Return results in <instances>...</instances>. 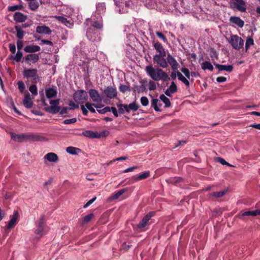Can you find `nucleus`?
<instances>
[{
	"label": "nucleus",
	"instance_id": "nucleus-24",
	"mask_svg": "<svg viewBox=\"0 0 260 260\" xmlns=\"http://www.w3.org/2000/svg\"><path fill=\"white\" fill-rule=\"evenodd\" d=\"M153 45L156 51L159 53L158 54H163L164 55H166L165 49L164 48L161 43H160L158 41L156 42H153Z\"/></svg>",
	"mask_w": 260,
	"mask_h": 260
},
{
	"label": "nucleus",
	"instance_id": "nucleus-19",
	"mask_svg": "<svg viewBox=\"0 0 260 260\" xmlns=\"http://www.w3.org/2000/svg\"><path fill=\"white\" fill-rule=\"evenodd\" d=\"M82 135L89 138H100L101 137V135H99L98 132H94L89 130L83 132Z\"/></svg>",
	"mask_w": 260,
	"mask_h": 260
},
{
	"label": "nucleus",
	"instance_id": "nucleus-53",
	"mask_svg": "<svg viewBox=\"0 0 260 260\" xmlns=\"http://www.w3.org/2000/svg\"><path fill=\"white\" fill-rule=\"evenodd\" d=\"M169 89L170 90V92H172V93H175V92H177V85H176V84L174 82H172L171 83V84Z\"/></svg>",
	"mask_w": 260,
	"mask_h": 260
},
{
	"label": "nucleus",
	"instance_id": "nucleus-28",
	"mask_svg": "<svg viewBox=\"0 0 260 260\" xmlns=\"http://www.w3.org/2000/svg\"><path fill=\"white\" fill-rule=\"evenodd\" d=\"M10 135H11L12 139H13L15 141H17L18 142H24L23 134H16L12 132L10 133Z\"/></svg>",
	"mask_w": 260,
	"mask_h": 260
},
{
	"label": "nucleus",
	"instance_id": "nucleus-15",
	"mask_svg": "<svg viewBox=\"0 0 260 260\" xmlns=\"http://www.w3.org/2000/svg\"><path fill=\"white\" fill-rule=\"evenodd\" d=\"M46 96L48 99L55 98L57 94L56 87L53 86L52 87L47 88L45 89Z\"/></svg>",
	"mask_w": 260,
	"mask_h": 260
},
{
	"label": "nucleus",
	"instance_id": "nucleus-33",
	"mask_svg": "<svg viewBox=\"0 0 260 260\" xmlns=\"http://www.w3.org/2000/svg\"><path fill=\"white\" fill-rule=\"evenodd\" d=\"M15 28L17 31V37L21 40L24 37V31L22 29L21 27L19 25H16Z\"/></svg>",
	"mask_w": 260,
	"mask_h": 260
},
{
	"label": "nucleus",
	"instance_id": "nucleus-17",
	"mask_svg": "<svg viewBox=\"0 0 260 260\" xmlns=\"http://www.w3.org/2000/svg\"><path fill=\"white\" fill-rule=\"evenodd\" d=\"M23 104L24 107L27 109L31 108L33 106V102L31 101L30 94L28 91L25 92Z\"/></svg>",
	"mask_w": 260,
	"mask_h": 260
},
{
	"label": "nucleus",
	"instance_id": "nucleus-25",
	"mask_svg": "<svg viewBox=\"0 0 260 260\" xmlns=\"http://www.w3.org/2000/svg\"><path fill=\"white\" fill-rule=\"evenodd\" d=\"M44 158L50 162H57L58 160V157L56 154L53 152H49L46 154Z\"/></svg>",
	"mask_w": 260,
	"mask_h": 260
},
{
	"label": "nucleus",
	"instance_id": "nucleus-36",
	"mask_svg": "<svg viewBox=\"0 0 260 260\" xmlns=\"http://www.w3.org/2000/svg\"><path fill=\"white\" fill-rule=\"evenodd\" d=\"M150 176V171H147L144 172L143 174L139 175L137 177L134 178V181H138L143 179H145Z\"/></svg>",
	"mask_w": 260,
	"mask_h": 260
},
{
	"label": "nucleus",
	"instance_id": "nucleus-46",
	"mask_svg": "<svg viewBox=\"0 0 260 260\" xmlns=\"http://www.w3.org/2000/svg\"><path fill=\"white\" fill-rule=\"evenodd\" d=\"M23 8V6L22 5H16L11 6H9L8 8V10L9 11H15L17 10H21Z\"/></svg>",
	"mask_w": 260,
	"mask_h": 260
},
{
	"label": "nucleus",
	"instance_id": "nucleus-9",
	"mask_svg": "<svg viewBox=\"0 0 260 260\" xmlns=\"http://www.w3.org/2000/svg\"><path fill=\"white\" fill-rule=\"evenodd\" d=\"M24 141H41L43 139L42 136L30 133L23 134Z\"/></svg>",
	"mask_w": 260,
	"mask_h": 260
},
{
	"label": "nucleus",
	"instance_id": "nucleus-37",
	"mask_svg": "<svg viewBox=\"0 0 260 260\" xmlns=\"http://www.w3.org/2000/svg\"><path fill=\"white\" fill-rule=\"evenodd\" d=\"M39 7V3L35 1H30L28 3V7L32 11H36Z\"/></svg>",
	"mask_w": 260,
	"mask_h": 260
},
{
	"label": "nucleus",
	"instance_id": "nucleus-27",
	"mask_svg": "<svg viewBox=\"0 0 260 260\" xmlns=\"http://www.w3.org/2000/svg\"><path fill=\"white\" fill-rule=\"evenodd\" d=\"M92 26L93 27V28L90 27V28H88L87 29V34L88 35H90V34L91 32V31L93 30V29L94 28H95L96 29H102L103 27V24H102V23H101L98 21H95L93 23Z\"/></svg>",
	"mask_w": 260,
	"mask_h": 260
},
{
	"label": "nucleus",
	"instance_id": "nucleus-11",
	"mask_svg": "<svg viewBox=\"0 0 260 260\" xmlns=\"http://www.w3.org/2000/svg\"><path fill=\"white\" fill-rule=\"evenodd\" d=\"M23 59L26 63L30 64V62L35 63L39 60V56L37 54H29L24 57Z\"/></svg>",
	"mask_w": 260,
	"mask_h": 260
},
{
	"label": "nucleus",
	"instance_id": "nucleus-40",
	"mask_svg": "<svg viewBox=\"0 0 260 260\" xmlns=\"http://www.w3.org/2000/svg\"><path fill=\"white\" fill-rule=\"evenodd\" d=\"M158 102V100L157 99H152L151 101V107L154 108L155 111L160 112L161 111V110L159 109V107L157 105V103Z\"/></svg>",
	"mask_w": 260,
	"mask_h": 260
},
{
	"label": "nucleus",
	"instance_id": "nucleus-49",
	"mask_svg": "<svg viewBox=\"0 0 260 260\" xmlns=\"http://www.w3.org/2000/svg\"><path fill=\"white\" fill-rule=\"evenodd\" d=\"M181 71L185 75V76L187 79L190 80V76H191L190 73L187 68H182L181 69Z\"/></svg>",
	"mask_w": 260,
	"mask_h": 260
},
{
	"label": "nucleus",
	"instance_id": "nucleus-38",
	"mask_svg": "<svg viewBox=\"0 0 260 260\" xmlns=\"http://www.w3.org/2000/svg\"><path fill=\"white\" fill-rule=\"evenodd\" d=\"M23 54L22 52L20 51H18L16 54L15 55H11L9 57V58L10 59H14L17 62H19L21 61V59L22 58Z\"/></svg>",
	"mask_w": 260,
	"mask_h": 260
},
{
	"label": "nucleus",
	"instance_id": "nucleus-21",
	"mask_svg": "<svg viewBox=\"0 0 260 260\" xmlns=\"http://www.w3.org/2000/svg\"><path fill=\"white\" fill-rule=\"evenodd\" d=\"M215 67L218 70V71H225L227 72L231 73L233 70V66L232 65H223L219 64H215Z\"/></svg>",
	"mask_w": 260,
	"mask_h": 260
},
{
	"label": "nucleus",
	"instance_id": "nucleus-31",
	"mask_svg": "<svg viewBox=\"0 0 260 260\" xmlns=\"http://www.w3.org/2000/svg\"><path fill=\"white\" fill-rule=\"evenodd\" d=\"M66 151L70 154L77 155L78 154V152L81 151V149L78 148L69 146L66 148Z\"/></svg>",
	"mask_w": 260,
	"mask_h": 260
},
{
	"label": "nucleus",
	"instance_id": "nucleus-8",
	"mask_svg": "<svg viewBox=\"0 0 260 260\" xmlns=\"http://www.w3.org/2000/svg\"><path fill=\"white\" fill-rule=\"evenodd\" d=\"M45 216L44 215H41L37 225V228L35 231V233L37 235H40V237L42 236V233L44 229L45 225Z\"/></svg>",
	"mask_w": 260,
	"mask_h": 260
},
{
	"label": "nucleus",
	"instance_id": "nucleus-34",
	"mask_svg": "<svg viewBox=\"0 0 260 260\" xmlns=\"http://www.w3.org/2000/svg\"><path fill=\"white\" fill-rule=\"evenodd\" d=\"M177 77H178V80H179L181 82H182L186 86H189V84H190L189 82L187 80V79L186 78H185V77H184L182 75V74L178 71H177Z\"/></svg>",
	"mask_w": 260,
	"mask_h": 260
},
{
	"label": "nucleus",
	"instance_id": "nucleus-18",
	"mask_svg": "<svg viewBox=\"0 0 260 260\" xmlns=\"http://www.w3.org/2000/svg\"><path fill=\"white\" fill-rule=\"evenodd\" d=\"M14 20L16 22L21 23L24 22L27 18V15H25L21 12H16L14 14Z\"/></svg>",
	"mask_w": 260,
	"mask_h": 260
},
{
	"label": "nucleus",
	"instance_id": "nucleus-41",
	"mask_svg": "<svg viewBox=\"0 0 260 260\" xmlns=\"http://www.w3.org/2000/svg\"><path fill=\"white\" fill-rule=\"evenodd\" d=\"M55 18L61 23L64 24L67 26L70 24V21L68 20L67 18L60 16H56Z\"/></svg>",
	"mask_w": 260,
	"mask_h": 260
},
{
	"label": "nucleus",
	"instance_id": "nucleus-63",
	"mask_svg": "<svg viewBox=\"0 0 260 260\" xmlns=\"http://www.w3.org/2000/svg\"><path fill=\"white\" fill-rule=\"evenodd\" d=\"M73 108H69V107H63L61 110L59 111V114L63 115L67 113L68 110H72Z\"/></svg>",
	"mask_w": 260,
	"mask_h": 260
},
{
	"label": "nucleus",
	"instance_id": "nucleus-57",
	"mask_svg": "<svg viewBox=\"0 0 260 260\" xmlns=\"http://www.w3.org/2000/svg\"><path fill=\"white\" fill-rule=\"evenodd\" d=\"M97 111L100 114H104L108 112H110V109L109 107H106L104 108L101 109V110L98 109Z\"/></svg>",
	"mask_w": 260,
	"mask_h": 260
},
{
	"label": "nucleus",
	"instance_id": "nucleus-61",
	"mask_svg": "<svg viewBox=\"0 0 260 260\" xmlns=\"http://www.w3.org/2000/svg\"><path fill=\"white\" fill-rule=\"evenodd\" d=\"M9 50L12 54H14L16 52V46L14 43H11L9 45Z\"/></svg>",
	"mask_w": 260,
	"mask_h": 260
},
{
	"label": "nucleus",
	"instance_id": "nucleus-62",
	"mask_svg": "<svg viewBox=\"0 0 260 260\" xmlns=\"http://www.w3.org/2000/svg\"><path fill=\"white\" fill-rule=\"evenodd\" d=\"M121 105H123L122 104H117V106L118 108V112L120 114H123L125 112V111H124V108L121 106Z\"/></svg>",
	"mask_w": 260,
	"mask_h": 260
},
{
	"label": "nucleus",
	"instance_id": "nucleus-50",
	"mask_svg": "<svg viewBox=\"0 0 260 260\" xmlns=\"http://www.w3.org/2000/svg\"><path fill=\"white\" fill-rule=\"evenodd\" d=\"M85 106L91 113H95V110L93 107V104H91L89 102H87V103H86Z\"/></svg>",
	"mask_w": 260,
	"mask_h": 260
},
{
	"label": "nucleus",
	"instance_id": "nucleus-64",
	"mask_svg": "<svg viewBox=\"0 0 260 260\" xmlns=\"http://www.w3.org/2000/svg\"><path fill=\"white\" fill-rule=\"evenodd\" d=\"M23 43L22 41L18 40L17 42V47L18 51H20L23 47Z\"/></svg>",
	"mask_w": 260,
	"mask_h": 260
},
{
	"label": "nucleus",
	"instance_id": "nucleus-22",
	"mask_svg": "<svg viewBox=\"0 0 260 260\" xmlns=\"http://www.w3.org/2000/svg\"><path fill=\"white\" fill-rule=\"evenodd\" d=\"M230 21L231 23H234L238 27L242 28L243 27L244 22L240 17L237 16H232L230 18Z\"/></svg>",
	"mask_w": 260,
	"mask_h": 260
},
{
	"label": "nucleus",
	"instance_id": "nucleus-3",
	"mask_svg": "<svg viewBox=\"0 0 260 260\" xmlns=\"http://www.w3.org/2000/svg\"><path fill=\"white\" fill-rule=\"evenodd\" d=\"M229 42L232 47L237 50H239L244 46V40L236 35H231Z\"/></svg>",
	"mask_w": 260,
	"mask_h": 260
},
{
	"label": "nucleus",
	"instance_id": "nucleus-12",
	"mask_svg": "<svg viewBox=\"0 0 260 260\" xmlns=\"http://www.w3.org/2000/svg\"><path fill=\"white\" fill-rule=\"evenodd\" d=\"M167 59V63L171 66L172 69L174 71L178 70L179 67V64L176 60L170 54H168Z\"/></svg>",
	"mask_w": 260,
	"mask_h": 260
},
{
	"label": "nucleus",
	"instance_id": "nucleus-42",
	"mask_svg": "<svg viewBox=\"0 0 260 260\" xmlns=\"http://www.w3.org/2000/svg\"><path fill=\"white\" fill-rule=\"evenodd\" d=\"M94 215L93 213H90L85 216H84L83 218L82 221L81 222V224L82 225L85 224L87 223H88L93 217Z\"/></svg>",
	"mask_w": 260,
	"mask_h": 260
},
{
	"label": "nucleus",
	"instance_id": "nucleus-14",
	"mask_svg": "<svg viewBox=\"0 0 260 260\" xmlns=\"http://www.w3.org/2000/svg\"><path fill=\"white\" fill-rule=\"evenodd\" d=\"M36 32L39 34L50 35L52 33L51 29L45 25H39L36 27Z\"/></svg>",
	"mask_w": 260,
	"mask_h": 260
},
{
	"label": "nucleus",
	"instance_id": "nucleus-52",
	"mask_svg": "<svg viewBox=\"0 0 260 260\" xmlns=\"http://www.w3.org/2000/svg\"><path fill=\"white\" fill-rule=\"evenodd\" d=\"M140 102L142 106H147L149 104V101L146 96H142L140 99Z\"/></svg>",
	"mask_w": 260,
	"mask_h": 260
},
{
	"label": "nucleus",
	"instance_id": "nucleus-29",
	"mask_svg": "<svg viewBox=\"0 0 260 260\" xmlns=\"http://www.w3.org/2000/svg\"><path fill=\"white\" fill-rule=\"evenodd\" d=\"M146 82V80H142L140 81L142 85L140 86H136L135 87V91H137L138 93L144 92L146 90V86L145 85Z\"/></svg>",
	"mask_w": 260,
	"mask_h": 260
},
{
	"label": "nucleus",
	"instance_id": "nucleus-48",
	"mask_svg": "<svg viewBox=\"0 0 260 260\" xmlns=\"http://www.w3.org/2000/svg\"><path fill=\"white\" fill-rule=\"evenodd\" d=\"M29 90L30 92L34 95H36L38 94L37 87L35 84L31 85L29 88Z\"/></svg>",
	"mask_w": 260,
	"mask_h": 260
},
{
	"label": "nucleus",
	"instance_id": "nucleus-2",
	"mask_svg": "<svg viewBox=\"0 0 260 260\" xmlns=\"http://www.w3.org/2000/svg\"><path fill=\"white\" fill-rule=\"evenodd\" d=\"M22 75L24 78H31L33 83H36L40 81L37 69H25L22 72Z\"/></svg>",
	"mask_w": 260,
	"mask_h": 260
},
{
	"label": "nucleus",
	"instance_id": "nucleus-45",
	"mask_svg": "<svg viewBox=\"0 0 260 260\" xmlns=\"http://www.w3.org/2000/svg\"><path fill=\"white\" fill-rule=\"evenodd\" d=\"M254 44L253 40L249 37L246 39L245 43V51L247 52L249 49V47Z\"/></svg>",
	"mask_w": 260,
	"mask_h": 260
},
{
	"label": "nucleus",
	"instance_id": "nucleus-5",
	"mask_svg": "<svg viewBox=\"0 0 260 260\" xmlns=\"http://www.w3.org/2000/svg\"><path fill=\"white\" fill-rule=\"evenodd\" d=\"M166 55L161 54H155L153 56L154 63H156L158 66L162 68H166L168 67V64L167 63V59L166 60L164 57Z\"/></svg>",
	"mask_w": 260,
	"mask_h": 260
},
{
	"label": "nucleus",
	"instance_id": "nucleus-51",
	"mask_svg": "<svg viewBox=\"0 0 260 260\" xmlns=\"http://www.w3.org/2000/svg\"><path fill=\"white\" fill-rule=\"evenodd\" d=\"M17 85L19 90L21 93H22L25 88V86L24 82L22 81H19L17 83Z\"/></svg>",
	"mask_w": 260,
	"mask_h": 260
},
{
	"label": "nucleus",
	"instance_id": "nucleus-59",
	"mask_svg": "<svg viewBox=\"0 0 260 260\" xmlns=\"http://www.w3.org/2000/svg\"><path fill=\"white\" fill-rule=\"evenodd\" d=\"M60 100L56 99L54 100H50L49 102V104L51 105L50 106H59Z\"/></svg>",
	"mask_w": 260,
	"mask_h": 260
},
{
	"label": "nucleus",
	"instance_id": "nucleus-43",
	"mask_svg": "<svg viewBox=\"0 0 260 260\" xmlns=\"http://www.w3.org/2000/svg\"><path fill=\"white\" fill-rule=\"evenodd\" d=\"M119 90L122 93H125L126 91H131V89L129 86L125 85L124 84H120L119 86Z\"/></svg>",
	"mask_w": 260,
	"mask_h": 260
},
{
	"label": "nucleus",
	"instance_id": "nucleus-6",
	"mask_svg": "<svg viewBox=\"0 0 260 260\" xmlns=\"http://www.w3.org/2000/svg\"><path fill=\"white\" fill-rule=\"evenodd\" d=\"M103 92L107 98L110 99L115 98L117 95L116 89L112 86L107 87Z\"/></svg>",
	"mask_w": 260,
	"mask_h": 260
},
{
	"label": "nucleus",
	"instance_id": "nucleus-54",
	"mask_svg": "<svg viewBox=\"0 0 260 260\" xmlns=\"http://www.w3.org/2000/svg\"><path fill=\"white\" fill-rule=\"evenodd\" d=\"M210 57L212 58V59L214 58L217 59L218 54H217L216 51L213 48H211V49H210Z\"/></svg>",
	"mask_w": 260,
	"mask_h": 260
},
{
	"label": "nucleus",
	"instance_id": "nucleus-56",
	"mask_svg": "<svg viewBox=\"0 0 260 260\" xmlns=\"http://www.w3.org/2000/svg\"><path fill=\"white\" fill-rule=\"evenodd\" d=\"M218 162H220L221 164L223 165H226L228 166H232L229 162L225 161V160L221 157H217Z\"/></svg>",
	"mask_w": 260,
	"mask_h": 260
},
{
	"label": "nucleus",
	"instance_id": "nucleus-44",
	"mask_svg": "<svg viewBox=\"0 0 260 260\" xmlns=\"http://www.w3.org/2000/svg\"><path fill=\"white\" fill-rule=\"evenodd\" d=\"M127 106L130 111L131 110L136 111L139 108L138 105L136 103V102H133V103H130L129 105H127Z\"/></svg>",
	"mask_w": 260,
	"mask_h": 260
},
{
	"label": "nucleus",
	"instance_id": "nucleus-10",
	"mask_svg": "<svg viewBox=\"0 0 260 260\" xmlns=\"http://www.w3.org/2000/svg\"><path fill=\"white\" fill-rule=\"evenodd\" d=\"M88 93L93 102L96 103H100L102 102V99L101 97L100 93L96 89H90L88 91Z\"/></svg>",
	"mask_w": 260,
	"mask_h": 260
},
{
	"label": "nucleus",
	"instance_id": "nucleus-47",
	"mask_svg": "<svg viewBox=\"0 0 260 260\" xmlns=\"http://www.w3.org/2000/svg\"><path fill=\"white\" fill-rule=\"evenodd\" d=\"M132 247V244L131 243L128 242V243L124 242L123 243L121 246L120 250H123V251H127L131 247Z\"/></svg>",
	"mask_w": 260,
	"mask_h": 260
},
{
	"label": "nucleus",
	"instance_id": "nucleus-20",
	"mask_svg": "<svg viewBox=\"0 0 260 260\" xmlns=\"http://www.w3.org/2000/svg\"><path fill=\"white\" fill-rule=\"evenodd\" d=\"M18 212L17 211H15L12 218L10 219L7 225V229H10L15 226V225L16 224L17 220L18 218Z\"/></svg>",
	"mask_w": 260,
	"mask_h": 260
},
{
	"label": "nucleus",
	"instance_id": "nucleus-1",
	"mask_svg": "<svg viewBox=\"0 0 260 260\" xmlns=\"http://www.w3.org/2000/svg\"><path fill=\"white\" fill-rule=\"evenodd\" d=\"M146 71L151 78L155 81L161 79L164 81H167L170 80L168 74L160 68H157L154 69L151 65H150L146 67Z\"/></svg>",
	"mask_w": 260,
	"mask_h": 260
},
{
	"label": "nucleus",
	"instance_id": "nucleus-13",
	"mask_svg": "<svg viewBox=\"0 0 260 260\" xmlns=\"http://www.w3.org/2000/svg\"><path fill=\"white\" fill-rule=\"evenodd\" d=\"M260 215V209H256L253 211H241L239 214V217L242 218L244 216H256Z\"/></svg>",
	"mask_w": 260,
	"mask_h": 260
},
{
	"label": "nucleus",
	"instance_id": "nucleus-4",
	"mask_svg": "<svg viewBox=\"0 0 260 260\" xmlns=\"http://www.w3.org/2000/svg\"><path fill=\"white\" fill-rule=\"evenodd\" d=\"M87 98V92L82 89L77 90L73 94V99L78 104H83Z\"/></svg>",
	"mask_w": 260,
	"mask_h": 260
},
{
	"label": "nucleus",
	"instance_id": "nucleus-32",
	"mask_svg": "<svg viewBox=\"0 0 260 260\" xmlns=\"http://www.w3.org/2000/svg\"><path fill=\"white\" fill-rule=\"evenodd\" d=\"M227 192V190H224L218 192H213L209 194V197L221 198L224 196Z\"/></svg>",
	"mask_w": 260,
	"mask_h": 260
},
{
	"label": "nucleus",
	"instance_id": "nucleus-60",
	"mask_svg": "<svg viewBox=\"0 0 260 260\" xmlns=\"http://www.w3.org/2000/svg\"><path fill=\"white\" fill-rule=\"evenodd\" d=\"M156 35L158 38L162 39L164 42H166L167 41V39L166 36L164 34H162L161 32L157 31L156 32Z\"/></svg>",
	"mask_w": 260,
	"mask_h": 260
},
{
	"label": "nucleus",
	"instance_id": "nucleus-30",
	"mask_svg": "<svg viewBox=\"0 0 260 260\" xmlns=\"http://www.w3.org/2000/svg\"><path fill=\"white\" fill-rule=\"evenodd\" d=\"M202 69L204 70H208L210 71H213L214 68L211 63L208 61L203 62L201 64Z\"/></svg>",
	"mask_w": 260,
	"mask_h": 260
},
{
	"label": "nucleus",
	"instance_id": "nucleus-35",
	"mask_svg": "<svg viewBox=\"0 0 260 260\" xmlns=\"http://www.w3.org/2000/svg\"><path fill=\"white\" fill-rule=\"evenodd\" d=\"M159 99L165 104V107L168 108L171 106V103L170 100L164 94H161L159 96Z\"/></svg>",
	"mask_w": 260,
	"mask_h": 260
},
{
	"label": "nucleus",
	"instance_id": "nucleus-58",
	"mask_svg": "<svg viewBox=\"0 0 260 260\" xmlns=\"http://www.w3.org/2000/svg\"><path fill=\"white\" fill-rule=\"evenodd\" d=\"M156 88V86L155 83L153 81L150 80L149 82V89L150 90H154Z\"/></svg>",
	"mask_w": 260,
	"mask_h": 260
},
{
	"label": "nucleus",
	"instance_id": "nucleus-23",
	"mask_svg": "<svg viewBox=\"0 0 260 260\" xmlns=\"http://www.w3.org/2000/svg\"><path fill=\"white\" fill-rule=\"evenodd\" d=\"M24 51L28 53H34L40 50V46L36 45H27L24 47Z\"/></svg>",
	"mask_w": 260,
	"mask_h": 260
},
{
	"label": "nucleus",
	"instance_id": "nucleus-16",
	"mask_svg": "<svg viewBox=\"0 0 260 260\" xmlns=\"http://www.w3.org/2000/svg\"><path fill=\"white\" fill-rule=\"evenodd\" d=\"M236 2L233 3L234 7L237 10L242 12H245L246 8L245 7L246 3L243 0H235Z\"/></svg>",
	"mask_w": 260,
	"mask_h": 260
},
{
	"label": "nucleus",
	"instance_id": "nucleus-39",
	"mask_svg": "<svg viewBox=\"0 0 260 260\" xmlns=\"http://www.w3.org/2000/svg\"><path fill=\"white\" fill-rule=\"evenodd\" d=\"M127 188H123L122 189L119 190L116 193H115L114 194H113L111 198L112 199H117L120 196H121L123 193H124L125 192L127 191Z\"/></svg>",
	"mask_w": 260,
	"mask_h": 260
},
{
	"label": "nucleus",
	"instance_id": "nucleus-26",
	"mask_svg": "<svg viewBox=\"0 0 260 260\" xmlns=\"http://www.w3.org/2000/svg\"><path fill=\"white\" fill-rule=\"evenodd\" d=\"M60 107L59 106H49L44 108V110L48 112L49 113L52 114H55L58 112H59L60 110Z\"/></svg>",
	"mask_w": 260,
	"mask_h": 260
},
{
	"label": "nucleus",
	"instance_id": "nucleus-55",
	"mask_svg": "<svg viewBox=\"0 0 260 260\" xmlns=\"http://www.w3.org/2000/svg\"><path fill=\"white\" fill-rule=\"evenodd\" d=\"M77 121V119L76 118H73L72 119H66L64 120L62 123L64 124H70L74 123Z\"/></svg>",
	"mask_w": 260,
	"mask_h": 260
},
{
	"label": "nucleus",
	"instance_id": "nucleus-7",
	"mask_svg": "<svg viewBox=\"0 0 260 260\" xmlns=\"http://www.w3.org/2000/svg\"><path fill=\"white\" fill-rule=\"evenodd\" d=\"M154 212H149L143 218L142 221L136 225L137 228L141 229L145 228L147 224L148 221L154 215Z\"/></svg>",
	"mask_w": 260,
	"mask_h": 260
}]
</instances>
